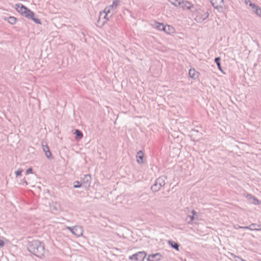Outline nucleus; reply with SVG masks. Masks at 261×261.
<instances>
[{
  "mask_svg": "<svg viewBox=\"0 0 261 261\" xmlns=\"http://www.w3.org/2000/svg\"><path fill=\"white\" fill-rule=\"evenodd\" d=\"M28 249L31 253L39 257H41L45 253L44 244L38 240L30 242Z\"/></svg>",
  "mask_w": 261,
  "mask_h": 261,
  "instance_id": "f257e3e1",
  "label": "nucleus"
},
{
  "mask_svg": "<svg viewBox=\"0 0 261 261\" xmlns=\"http://www.w3.org/2000/svg\"><path fill=\"white\" fill-rule=\"evenodd\" d=\"M15 9L18 13L24 16L27 18L33 20L37 24H41V21L39 19L35 17L34 13L22 4H15Z\"/></svg>",
  "mask_w": 261,
  "mask_h": 261,
  "instance_id": "f03ea898",
  "label": "nucleus"
},
{
  "mask_svg": "<svg viewBox=\"0 0 261 261\" xmlns=\"http://www.w3.org/2000/svg\"><path fill=\"white\" fill-rule=\"evenodd\" d=\"M192 16L198 23H201L205 20L209 16L208 11H205L200 8H194L191 10Z\"/></svg>",
  "mask_w": 261,
  "mask_h": 261,
  "instance_id": "7ed1b4c3",
  "label": "nucleus"
},
{
  "mask_svg": "<svg viewBox=\"0 0 261 261\" xmlns=\"http://www.w3.org/2000/svg\"><path fill=\"white\" fill-rule=\"evenodd\" d=\"M166 179V177L164 176L159 177L155 180L154 183L151 187V190L153 192L159 191L162 187L165 186Z\"/></svg>",
  "mask_w": 261,
  "mask_h": 261,
  "instance_id": "20e7f679",
  "label": "nucleus"
},
{
  "mask_svg": "<svg viewBox=\"0 0 261 261\" xmlns=\"http://www.w3.org/2000/svg\"><path fill=\"white\" fill-rule=\"evenodd\" d=\"M214 8L220 12H223L225 9L223 0H210Z\"/></svg>",
  "mask_w": 261,
  "mask_h": 261,
  "instance_id": "39448f33",
  "label": "nucleus"
},
{
  "mask_svg": "<svg viewBox=\"0 0 261 261\" xmlns=\"http://www.w3.org/2000/svg\"><path fill=\"white\" fill-rule=\"evenodd\" d=\"M146 256V253L143 251H139L136 253L129 256L128 258L129 260H134L135 261H143Z\"/></svg>",
  "mask_w": 261,
  "mask_h": 261,
  "instance_id": "423d86ee",
  "label": "nucleus"
},
{
  "mask_svg": "<svg viewBox=\"0 0 261 261\" xmlns=\"http://www.w3.org/2000/svg\"><path fill=\"white\" fill-rule=\"evenodd\" d=\"M73 234L76 237H81L83 235V229L82 226L76 225L74 226Z\"/></svg>",
  "mask_w": 261,
  "mask_h": 261,
  "instance_id": "0eeeda50",
  "label": "nucleus"
},
{
  "mask_svg": "<svg viewBox=\"0 0 261 261\" xmlns=\"http://www.w3.org/2000/svg\"><path fill=\"white\" fill-rule=\"evenodd\" d=\"M50 209L52 213H56L60 210V205L57 202H52L50 204Z\"/></svg>",
  "mask_w": 261,
  "mask_h": 261,
  "instance_id": "6e6552de",
  "label": "nucleus"
},
{
  "mask_svg": "<svg viewBox=\"0 0 261 261\" xmlns=\"http://www.w3.org/2000/svg\"><path fill=\"white\" fill-rule=\"evenodd\" d=\"M161 259V254L159 253L150 254L148 256V261H158Z\"/></svg>",
  "mask_w": 261,
  "mask_h": 261,
  "instance_id": "1a4fd4ad",
  "label": "nucleus"
},
{
  "mask_svg": "<svg viewBox=\"0 0 261 261\" xmlns=\"http://www.w3.org/2000/svg\"><path fill=\"white\" fill-rule=\"evenodd\" d=\"M244 228L246 229H249L250 230H261V224L252 223L249 226H246Z\"/></svg>",
  "mask_w": 261,
  "mask_h": 261,
  "instance_id": "9d476101",
  "label": "nucleus"
},
{
  "mask_svg": "<svg viewBox=\"0 0 261 261\" xmlns=\"http://www.w3.org/2000/svg\"><path fill=\"white\" fill-rule=\"evenodd\" d=\"M180 6L183 9H187V10L191 9V10H192V9H194L195 8H194L193 5L188 1H185V2L182 1V2H181V4Z\"/></svg>",
  "mask_w": 261,
  "mask_h": 261,
  "instance_id": "9b49d317",
  "label": "nucleus"
},
{
  "mask_svg": "<svg viewBox=\"0 0 261 261\" xmlns=\"http://www.w3.org/2000/svg\"><path fill=\"white\" fill-rule=\"evenodd\" d=\"M42 147L46 157L48 159H50L51 158V153L49 149L48 146L46 144L44 145L42 143Z\"/></svg>",
  "mask_w": 261,
  "mask_h": 261,
  "instance_id": "f8f14e48",
  "label": "nucleus"
},
{
  "mask_svg": "<svg viewBox=\"0 0 261 261\" xmlns=\"http://www.w3.org/2000/svg\"><path fill=\"white\" fill-rule=\"evenodd\" d=\"M154 27L159 31H163L164 32H167V27H165L162 23H160L154 21Z\"/></svg>",
  "mask_w": 261,
  "mask_h": 261,
  "instance_id": "ddd939ff",
  "label": "nucleus"
},
{
  "mask_svg": "<svg viewBox=\"0 0 261 261\" xmlns=\"http://www.w3.org/2000/svg\"><path fill=\"white\" fill-rule=\"evenodd\" d=\"M144 153L142 150H139L136 154L137 162L138 164H142L143 163Z\"/></svg>",
  "mask_w": 261,
  "mask_h": 261,
  "instance_id": "4468645a",
  "label": "nucleus"
},
{
  "mask_svg": "<svg viewBox=\"0 0 261 261\" xmlns=\"http://www.w3.org/2000/svg\"><path fill=\"white\" fill-rule=\"evenodd\" d=\"M91 177L90 174L85 175L83 179V182L84 184L86 185V186H89L90 184Z\"/></svg>",
  "mask_w": 261,
  "mask_h": 261,
  "instance_id": "2eb2a0df",
  "label": "nucleus"
},
{
  "mask_svg": "<svg viewBox=\"0 0 261 261\" xmlns=\"http://www.w3.org/2000/svg\"><path fill=\"white\" fill-rule=\"evenodd\" d=\"M188 218H189L190 220L187 221L188 224H192L196 223V221L198 220V217H195L192 215H188Z\"/></svg>",
  "mask_w": 261,
  "mask_h": 261,
  "instance_id": "dca6fc26",
  "label": "nucleus"
},
{
  "mask_svg": "<svg viewBox=\"0 0 261 261\" xmlns=\"http://www.w3.org/2000/svg\"><path fill=\"white\" fill-rule=\"evenodd\" d=\"M111 9H112L111 7L110 6H109L107 7L104 9L103 13H105L104 18L106 19V20L102 22L103 23H104L105 22L109 20V18L107 17V16L108 14L110 12Z\"/></svg>",
  "mask_w": 261,
  "mask_h": 261,
  "instance_id": "f3484780",
  "label": "nucleus"
},
{
  "mask_svg": "<svg viewBox=\"0 0 261 261\" xmlns=\"http://www.w3.org/2000/svg\"><path fill=\"white\" fill-rule=\"evenodd\" d=\"M247 197H248V200H250V202L254 203V204H258L259 203L258 200L255 197H253V196H252L251 195L249 194L247 195Z\"/></svg>",
  "mask_w": 261,
  "mask_h": 261,
  "instance_id": "a211bd4d",
  "label": "nucleus"
},
{
  "mask_svg": "<svg viewBox=\"0 0 261 261\" xmlns=\"http://www.w3.org/2000/svg\"><path fill=\"white\" fill-rule=\"evenodd\" d=\"M189 74L192 79H196L198 76L197 72H196L194 69H190L189 71Z\"/></svg>",
  "mask_w": 261,
  "mask_h": 261,
  "instance_id": "6ab92c4d",
  "label": "nucleus"
},
{
  "mask_svg": "<svg viewBox=\"0 0 261 261\" xmlns=\"http://www.w3.org/2000/svg\"><path fill=\"white\" fill-rule=\"evenodd\" d=\"M169 244L174 249H175L176 250L178 251L179 250V245L176 242L172 241H168Z\"/></svg>",
  "mask_w": 261,
  "mask_h": 261,
  "instance_id": "aec40b11",
  "label": "nucleus"
},
{
  "mask_svg": "<svg viewBox=\"0 0 261 261\" xmlns=\"http://www.w3.org/2000/svg\"><path fill=\"white\" fill-rule=\"evenodd\" d=\"M75 139L80 140L83 138V135L82 132L79 129H75Z\"/></svg>",
  "mask_w": 261,
  "mask_h": 261,
  "instance_id": "412c9836",
  "label": "nucleus"
},
{
  "mask_svg": "<svg viewBox=\"0 0 261 261\" xmlns=\"http://www.w3.org/2000/svg\"><path fill=\"white\" fill-rule=\"evenodd\" d=\"M169 2L173 5L177 7L181 5L182 0H168Z\"/></svg>",
  "mask_w": 261,
  "mask_h": 261,
  "instance_id": "4be33fe9",
  "label": "nucleus"
},
{
  "mask_svg": "<svg viewBox=\"0 0 261 261\" xmlns=\"http://www.w3.org/2000/svg\"><path fill=\"white\" fill-rule=\"evenodd\" d=\"M221 59L220 57H216L215 59V62L216 63L217 66L218 68V69L221 71H222V69L221 66V63H220Z\"/></svg>",
  "mask_w": 261,
  "mask_h": 261,
  "instance_id": "5701e85b",
  "label": "nucleus"
},
{
  "mask_svg": "<svg viewBox=\"0 0 261 261\" xmlns=\"http://www.w3.org/2000/svg\"><path fill=\"white\" fill-rule=\"evenodd\" d=\"M7 20L9 23L11 24H14L16 22V18L13 16H10L7 18Z\"/></svg>",
  "mask_w": 261,
  "mask_h": 261,
  "instance_id": "b1692460",
  "label": "nucleus"
},
{
  "mask_svg": "<svg viewBox=\"0 0 261 261\" xmlns=\"http://www.w3.org/2000/svg\"><path fill=\"white\" fill-rule=\"evenodd\" d=\"M165 27H167V32H165L167 34H171L174 32V29L173 27L167 25L165 26Z\"/></svg>",
  "mask_w": 261,
  "mask_h": 261,
  "instance_id": "393cba45",
  "label": "nucleus"
},
{
  "mask_svg": "<svg viewBox=\"0 0 261 261\" xmlns=\"http://www.w3.org/2000/svg\"><path fill=\"white\" fill-rule=\"evenodd\" d=\"M119 3H120V0H115V1H113V4L111 5H110V6L111 7L112 9H115L117 8Z\"/></svg>",
  "mask_w": 261,
  "mask_h": 261,
  "instance_id": "a878e982",
  "label": "nucleus"
},
{
  "mask_svg": "<svg viewBox=\"0 0 261 261\" xmlns=\"http://www.w3.org/2000/svg\"><path fill=\"white\" fill-rule=\"evenodd\" d=\"M250 7L254 12H255V11H258L259 10V7L254 4L250 3Z\"/></svg>",
  "mask_w": 261,
  "mask_h": 261,
  "instance_id": "bb28decb",
  "label": "nucleus"
},
{
  "mask_svg": "<svg viewBox=\"0 0 261 261\" xmlns=\"http://www.w3.org/2000/svg\"><path fill=\"white\" fill-rule=\"evenodd\" d=\"M82 186L81 182L79 181H75L73 183V187L74 188H80Z\"/></svg>",
  "mask_w": 261,
  "mask_h": 261,
  "instance_id": "cd10ccee",
  "label": "nucleus"
},
{
  "mask_svg": "<svg viewBox=\"0 0 261 261\" xmlns=\"http://www.w3.org/2000/svg\"><path fill=\"white\" fill-rule=\"evenodd\" d=\"M22 170L21 169H18L16 172L15 174L16 176H20L21 175Z\"/></svg>",
  "mask_w": 261,
  "mask_h": 261,
  "instance_id": "c85d7f7f",
  "label": "nucleus"
},
{
  "mask_svg": "<svg viewBox=\"0 0 261 261\" xmlns=\"http://www.w3.org/2000/svg\"><path fill=\"white\" fill-rule=\"evenodd\" d=\"M66 228L68 230H69L72 234H73V230L74 229V226L73 227H70V226H66Z\"/></svg>",
  "mask_w": 261,
  "mask_h": 261,
  "instance_id": "c756f323",
  "label": "nucleus"
},
{
  "mask_svg": "<svg viewBox=\"0 0 261 261\" xmlns=\"http://www.w3.org/2000/svg\"><path fill=\"white\" fill-rule=\"evenodd\" d=\"M191 214L192 216L198 217V213L195 210H192L191 211Z\"/></svg>",
  "mask_w": 261,
  "mask_h": 261,
  "instance_id": "7c9ffc66",
  "label": "nucleus"
},
{
  "mask_svg": "<svg viewBox=\"0 0 261 261\" xmlns=\"http://www.w3.org/2000/svg\"><path fill=\"white\" fill-rule=\"evenodd\" d=\"M191 214L192 216L198 217V213L195 210H192L191 211Z\"/></svg>",
  "mask_w": 261,
  "mask_h": 261,
  "instance_id": "2f4dec72",
  "label": "nucleus"
},
{
  "mask_svg": "<svg viewBox=\"0 0 261 261\" xmlns=\"http://www.w3.org/2000/svg\"><path fill=\"white\" fill-rule=\"evenodd\" d=\"M255 13L258 16H260L261 17V9L259 7V10L258 11H255Z\"/></svg>",
  "mask_w": 261,
  "mask_h": 261,
  "instance_id": "473e14b6",
  "label": "nucleus"
},
{
  "mask_svg": "<svg viewBox=\"0 0 261 261\" xmlns=\"http://www.w3.org/2000/svg\"><path fill=\"white\" fill-rule=\"evenodd\" d=\"M33 172V169L32 168H29L26 171V174H28L29 173H32Z\"/></svg>",
  "mask_w": 261,
  "mask_h": 261,
  "instance_id": "72a5a7b5",
  "label": "nucleus"
},
{
  "mask_svg": "<svg viewBox=\"0 0 261 261\" xmlns=\"http://www.w3.org/2000/svg\"><path fill=\"white\" fill-rule=\"evenodd\" d=\"M246 226H241L240 225H236V226H234V228L236 229H239V228H243V229H245L244 227H245Z\"/></svg>",
  "mask_w": 261,
  "mask_h": 261,
  "instance_id": "f704fd0d",
  "label": "nucleus"
},
{
  "mask_svg": "<svg viewBox=\"0 0 261 261\" xmlns=\"http://www.w3.org/2000/svg\"><path fill=\"white\" fill-rule=\"evenodd\" d=\"M245 3L246 5H249L250 6V3H252L250 0H245Z\"/></svg>",
  "mask_w": 261,
  "mask_h": 261,
  "instance_id": "c9c22d12",
  "label": "nucleus"
},
{
  "mask_svg": "<svg viewBox=\"0 0 261 261\" xmlns=\"http://www.w3.org/2000/svg\"><path fill=\"white\" fill-rule=\"evenodd\" d=\"M4 245V242L2 240H0V248L3 247Z\"/></svg>",
  "mask_w": 261,
  "mask_h": 261,
  "instance_id": "e433bc0d",
  "label": "nucleus"
},
{
  "mask_svg": "<svg viewBox=\"0 0 261 261\" xmlns=\"http://www.w3.org/2000/svg\"><path fill=\"white\" fill-rule=\"evenodd\" d=\"M24 182L25 183L26 185H27V182L26 181H24Z\"/></svg>",
  "mask_w": 261,
  "mask_h": 261,
  "instance_id": "4c0bfd02",
  "label": "nucleus"
},
{
  "mask_svg": "<svg viewBox=\"0 0 261 261\" xmlns=\"http://www.w3.org/2000/svg\"><path fill=\"white\" fill-rule=\"evenodd\" d=\"M242 260H243V261H246V260H243V259H242Z\"/></svg>",
  "mask_w": 261,
  "mask_h": 261,
  "instance_id": "58836bf2",
  "label": "nucleus"
}]
</instances>
